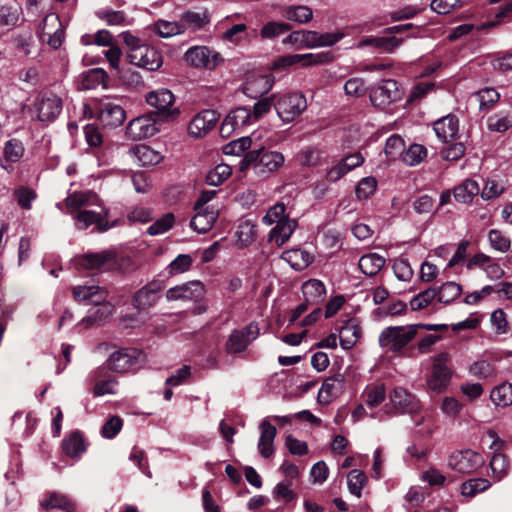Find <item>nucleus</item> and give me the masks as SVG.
<instances>
[{"label": "nucleus", "mask_w": 512, "mask_h": 512, "mask_svg": "<svg viewBox=\"0 0 512 512\" xmlns=\"http://www.w3.org/2000/svg\"><path fill=\"white\" fill-rule=\"evenodd\" d=\"M282 15L289 21L299 24L307 23L313 18V11L308 6H287L282 10Z\"/></svg>", "instance_id": "a19ab883"}, {"label": "nucleus", "mask_w": 512, "mask_h": 512, "mask_svg": "<svg viewBox=\"0 0 512 512\" xmlns=\"http://www.w3.org/2000/svg\"><path fill=\"white\" fill-rule=\"evenodd\" d=\"M128 131L134 138H147L159 131L157 122L150 116H140L133 119L128 125Z\"/></svg>", "instance_id": "393cba45"}, {"label": "nucleus", "mask_w": 512, "mask_h": 512, "mask_svg": "<svg viewBox=\"0 0 512 512\" xmlns=\"http://www.w3.org/2000/svg\"><path fill=\"white\" fill-rule=\"evenodd\" d=\"M480 192L479 184L473 179H467L457 187L453 194L455 199L460 203H470L474 196Z\"/></svg>", "instance_id": "ea45409f"}, {"label": "nucleus", "mask_w": 512, "mask_h": 512, "mask_svg": "<svg viewBox=\"0 0 512 512\" xmlns=\"http://www.w3.org/2000/svg\"><path fill=\"white\" fill-rule=\"evenodd\" d=\"M95 382L93 394L95 396H103L105 394H115L116 381L108 374L106 367H98L92 373Z\"/></svg>", "instance_id": "c85d7f7f"}, {"label": "nucleus", "mask_w": 512, "mask_h": 512, "mask_svg": "<svg viewBox=\"0 0 512 512\" xmlns=\"http://www.w3.org/2000/svg\"><path fill=\"white\" fill-rule=\"evenodd\" d=\"M174 221V214L166 213L147 228V233L152 236L163 234L173 227Z\"/></svg>", "instance_id": "bf43d9fd"}, {"label": "nucleus", "mask_w": 512, "mask_h": 512, "mask_svg": "<svg viewBox=\"0 0 512 512\" xmlns=\"http://www.w3.org/2000/svg\"><path fill=\"white\" fill-rule=\"evenodd\" d=\"M75 226L79 230H85L91 225H95L97 232H105L114 226L109 222V209L100 207L99 210L82 209L74 215Z\"/></svg>", "instance_id": "423d86ee"}, {"label": "nucleus", "mask_w": 512, "mask_h": 512, "mask_svg": "<svg viewBox=\"0 0 512 512\" xmlns=\"http://www.w3.org/2000/svg\"><path fill=\"white\" fill-rule=\"evenodd\" d=\"M419 325L389 326L379 335V345L391 353L401 352L417 335Z\"/></svg>", "instance_id": "f03ea898"}, {"label": "nucleus", "mask_w": 512, "mask_h": 512, "mask_svg": "<svg viewBox=\"0 0 512 512\" xmlns=\"http://www.w3.org/2000/svg\"><path fill=\"white\" fill-rule=\"evenodd\" d=\"M384 264L385 259L377 253L363 255L358 261L361 272L370 277L375 276L383 268Z\"/></svg>", "instance_id": "4c0bfd02"}, {"label": "nucleus", "mask_w": 512, "mask_h": 512, "mask_svg": "<svg viewBox=\"0 0 512 512\" xmlns=\"http://www.w3.org/2000/svg\"><path fill=\"white\" fill-rule=\"evenodd\" d=\"M128 58L131 64L149 71H155L162 65L160 52L146 44L130 49Z\"/></svg>", "instance_id": "f8f14e48"}, {"label": "nucleus", "mask_w": 512, "mask_h": 512, "mask_svg": "<svg viewBox=\"0 0 512 512\" xmlns=\"http://www.w3.org/2000/svg\"><path fill=\"white\" fill-rule=\"evenodd\" d=\"M38 35L41 41L53 49L59 48L64 39V30L59 17L56 14L46 15L39 27Z\"/></svg>", "instance_id": "4468645a"}, {"label": "nucleus", "mask_w": 512, "mask_h": 512, "mask_svg": "<svg viewBox=\"0 0 512 512\" xmlns=\"http://www.w3.org/2000/svg\"><path fill=\"white\" fill-rule=\"evenodd\" d=\"M450 360V355L446 352L440 353L434 358L432 372L427 379V385L435 393L442 392L449 384L452 376Z\"/></svg>", "instance_id": "0eeeda50"}, {"label": "nucleus", "mask_w": 512, "mask_h": 512, "mask_svg": "<svg viewBox=\"0 0 512 512\" xmlns=\"http://www.w3.org/2000/svg\"><path fill=\"white\" fill-rule=\"evenodd\" d=\"M175 97L165 88L154 90L146 95V102L157 110L158 116L163 120H173L178 114V108L173 107Z\"/></svg>", "instance_id": "6e6552de"}, {"label": "nucleus", "mask_w": 512, "mask_h": 512, "mask_svg": "<svg viewBox=\"0 0 512 512\" xmlns=\"http://www.w3.org/2000/svg\"><path fill=\"white\" fill-rule=\"evenodd\" d=\"M402 40L395 37H367L361 40L358 44L359 47L373 46L375 48L392 52L401 44Z\"/></svg>", "instance_id": "79ce46f5"}, {"label": "nucleus", "mask_w": 512, "mask_h": 512, "mask_svg": "<svg viewBox=\"0 0 512 512\" xmlns=\"http://www.w3.org/2000/svg\"><path fill=\"white\" fill-rule=\"evenodd\" d=\"M377 189V180L374 177H365L355 188L356 197L359 200H366L372 196Z\"/></svg>", "instance_id": "680f3d73"}, {"label": "nucleus", "mask_w": 512, "mask_h": 512, "mask_svg": "<svg viewBox=\"0 0 512 512\" xmlns=\"http://www.w3.org/2000/svg\"><path fill=\"white\" fill-rule=\"evenodd\" d=\"M484 459L481 454L466 449L453 452L448 459V466L459 473H471L481 467Z\"/></svg>", "instance_id": "2eb2a0df"}, {"label": "nucleus", "mask_w": 512, "mask_h": 512, "mask_svg": "<svg viewBox=\"0 0 512 512\" xmlns=\"http://www.w3.org/2000/svg\"><path fill=\"white\" fill-rule=\"evenodd\" d=\"M165 288L161 280H152L135 292L132 302L138 310H148L160 299L161 292Z\"/></svg>", "instance_id": "dca6fc26"}, {"label": "nucleus", "mask_w": 512, "mask_h": 512, "mask_svg": "<svg viewBox=\"0 0 512 512\" xmlns=\"http://www.w3.org/2000/svg\"><path fill=\"white\" fill-rule=\"evenodd\" d=\"M283 259L295 270H302L312 262V256L301 249H293L283 253Z\"/></svg>", "instance_id": "37998d69"}, {"label": "nucleus", "mask_w": 512, "mask_h": 512, "mask_svg": "<svg viewBox=\"0 0 512 512\" xmlns=\"http://www.w3.org/2000/svg\"><path fill=\"white\" fill-rule=\"evenodd\" d=\"M195 211L196 214L190 222V227L198 233L209 231L218 217L217 210L207 206L205 208L195 209Z\"/></svg>", "instance_id": "cd10ccee"}, {"label": "nucleus", "mask_w": 512, "mask_h": 512, "mask_svg": "<svg viewBox=\"0 0 512 512\" xmlns=\"http://www.w3.org/2000/svg\"><path fill=\"white\" fill-rule=\"evenodd\" d=\"M403 91L399 84L393 79H385L371 89V103L380 108H385L393 102L402 99Z\"/></svg>", "instance_id": "1a4fd4ad"}, {"label": "nucleus", "mask_w": 512, "mask_h": 512, "mask_svg": "<svg viewBox=\"0 0 512 512\" xmlns=\"http://www.w3.org/2000/svg\"><path fill=\"white\" fill-rule=\"evenodd\" d=\"M256 226L250 222V221H244L242 222L241 224H239L238 228H237V237H238V242L242 245V246H247L248 244H250L251 242L254 241L255 239V236H256Z\"/></svg>", "instance_id": "0e129e2a"}, {"label": "nucleus", "mask_w": 512, "mask_h": 512, "mask_svg": "<svg viewBox=\"0 0 512 512\" xmlns=\"http://www.w3.org/2000/svg\"><path fill=\"white\" fill-rule=\"evenodd\" d=\"M141 353L135 349H121L110 355L105 365L107 372L125 373L139 365Z\"/></svg>", "instance_id": "ddd939ff"}, {"label": "nucleus", "mask_w": 512, "mask_h": 512, "mask_svg": "<svg viewBox=\"0 0 512 512\" xmlns=\"http://www.w3.org/2000/svg\"><path fill=\"white\" fill-rule=\"evenodd\" d=\"M344 375L337 373L327 377L319 390L318 399L321 403H329L333 398L337 397L344 388Z\"/></svg>", "instance_id": "bb28decb"}, {"label": "nucleus", "mask_w": 512, "mask_h": 512, "mask_svg": "<svg viewBox=\"0 0 512 512\" xmlns=\"http://www.w3.org/2000/svg\"><path fill=\"white\" fill-rule=\"evenodd\" d=\"M302 293L305 302L309 305H319L325 299L326 288L322 281L309 279L302 284Z\"/></svg>", "instance_id": "c756f323"}, {"label": "nucleus", "mask_w": 512, "mask_h": 512, "mask_svg": "<svg viewBox=\"0 0 512 512\" xmlns=\"http://www.w3.org/2000/svg\"><path fill=\"white\" fill-rule=\"evenodd\" d=\"M274 84L272 75H256L251 77L245 84V93L252 98H257L268 93Z\"/></svg>", "instance_id": "7c9ffc66"}, {"label": "nucleus", "mask_w": 512, "mask_h": 512, "mask_svg": "<svg viewBox=\"0 0 512 512\" xmlns=\"http://www.w3.org/2000/svg\"><path fill=\"white\" fill-rule=\"evenodd\" d=\"M14 196L18 205L22 209L29 210L32 206V202L36 199L37 194L31 188L21 186L14 191Z\"/></svg>", "instance_id": "338daca9"}, {"label": "nucleus", "mask_w": 512, "mask_h": 512, "mask_svg": "<svg viewBox=\"0 0 512 512\" xmlns=\"http://www.w3.org/2000/svg\"><path fill=\"white\" fill-rule=\"evenodd\" d=\"M62 448L64 453L71 457H79L86 451V445L82 434L78 431L71 433L62 441Z\"/></svg>", "instance_id": "e433bc0d"}, {"label": "nucleus", "mask_w": 512, "mask_h": 512, "mask_svg": "<svg viewBox=\"0 0 512 512\" xmlns=\"http://www.w3.org/2000/svg\"><path fill=\"white\" fill-rule=\"evenodd\" d=\"M184 60L192 67L212 70L223 61V58L206 46H193L185 52Z\"/></svg>", "instance_id": "9b49d317"}, {"label": "nucleus", "mask_w": 512, "mask_h": 512, "mask_svg": "<svg viewBox=\"0 0 512 512\" xmlns=\"http://www.w3.org/2000/svg\"><path fill=\"white\" fill-rule=\"evenodd\" d=\"M488 240L491 247L501 253L510 250L511 240L498 229H491L488 233Z\"/></svg>", "instance_id": "4d7b16f0"}, {"label": "nucleus", "mask_w": 512, "mask_h": 512, "mask_svg": "<svg viewBox=\"0 0 512 512\" xmlns=\"http://www.w3.org/2000/svg\"><path fill=\"white\" fill-rule=\"evenodd\" d=\"M251 143L252 141L250 137H241L227 143L223 147V153L226 155H240L250 148Z\"/></svg>", "instance_id": "774afa93"}, {"label": "nucleus", "mask_w": 512, "mask_h": 512, "mask_svg": "<svg viewBox=\"0 0 512 512\" xmlns=\"http://www.w3.org/2000/svg\"><path fill=\"white\" fill-rule=\"evenodd\" d=\"M331 61V56L329 53H317V54H295V55H287L279 58L275 62V67H287L292 66L296 63L303 62V65L309 66L313 64H322Z\"/></svg>", "instance_id": "4be33fe9"}, {"label": "nucleus", "mask_w": 512, "mask_h": 512, "mask_svg": "<svg viewBox=\"0 0 512 512\" xmlns=\"http://www.w3.org/2000/svg\"><path fill=\"white\" fill-rule=\"evenodd\" d=\"M367 478L363 471L353 469L348 473L347 485L351 494L360 497L361 490L366 483Z\"/></svg>", "instance_id": "13d9d810"}, {"label": "nucleus", "mask_w": 512, "mask_h": 512, "mask_svg": "<svg viewBox=\"0 0 512 512\" xmlns=\"http://www.w3.org/2000/svg\"><path fill=\"white\" fill-rule=\"evenodd\" d=\"M462 293L461 285L456 282H446L437 289V299L439 302L449 304L457 299Z\"/></svg>", "instance_id": "49530a36"}, {"label": "nucleus", "mask_w": 512, "mask_h": 512, "mask_svg": "<svg viewBox=\"0 0 512 512\" xmlns=\"http://www.w3.org/2000/svg\"><path fill=\"white\" fill-rule=\"evenodd\" d=\"M131 154L140 166L157 165L163 159L161 153L145 144H138L131 150Z\"/></svg>", "instance_id": "473e14b6"}, {"label": "nucleus", "mask_w": 512, "mask_h": 512, "mask_svg": "<svg viewBox=\"0 0 512 512\" xmlns=\"http://www.w3.org/2000/svg\"><path fill=\"white\" fill-rule=\"evenodd\" d=\"M205 295V287L201 281L193 280L171 287L166 292L168 301L193 300L199 301Z\"/></svg>", "instance_id": "a211bd4d"}, {"label": "nucleus", "mask_w": 512, "mask_h": 512, "mask_svg": "<svg viewBox=\"0 0 512 512\" xmlns=\"http://www.w3.org/2000/svg\"><path fill=\"white\" fill-rule=\"evenodd\" d=\"M258 336L259 327L255 322H251L245 327L231 332L225 343V350L229 354L242 353Z\"/></svg>", "instance_id": "9d476101"}, {"label": "nucleus", "mask_w": 512, "mask_h": 512, "mask_svg": "<svg viewBox=\"0 0 512 512\" xmlns=\"http://www.w3.org/2000/svg\"><path fill=\"white\" fill-rule=\"evenodd\" d=\"M22 13L21 6L13 1L0 7V24L14 26L17 24Z\"/></svg>", "instance_id": "c03bdc74"}, {"label": "nucleus", "mask_w": 512, "mask_h": 512, "mask_svg": "<svg viewBox=\"0 0 512 512\" xmlns=\"http://www.w3.org/2000/svg\"><path fill=\"white\" fill-rule=\"evenodd\" d=\"M217 122V115L213 110H203L198 113L189 123V133L200 137L210 131Z\"/></svg>", "instance_id": "b1692460"}, {"label": "nucleus", "mask_w": 512, "mask_h": 512, "mask_svg": "<svg viewBox=\"0 0 512 512\" xmlns=\"http://www.w3.org/2000/svg\"><path fill=\"white\" fill-rule=\"evenodd\" d=\"M427 156V149L420 144H412L407 150H404L402 161L409 165L415 166L421 163Z\"/></svg>", "instance_id": "de8ad7c7"}, {"label": "nucleus", "mask_w": 512, "mask_h": 512, "mask_svg": "<svg viewBox=\"0 0 512 512\" xmlns=\"http://www.w3.org/2000/svg\"><path fill=\"white\" fill-rule=\"evenodd\" d=\"M491 486L485 478H475L465 481L461 486V494L465 497H473L477 493L487 490Z\"/></svg>", "instance_id": "3c124183"}, {"label": "nucleus", "mask_w": 512, "mask_h": 512, "mask_svg": "<svg viewBox=\"0 0 512 512\" xmlns=\"http://www.w3.org/2000/svg\"><path fill=\"white\" fill-rule=\"evenodd\" d=\"M77 266L91 271H106L115 265V254L111 251L88 253L77 258Z\"/></svg>", "instance_id": "f3484780"}, {"label": "nucleus", "mask_w": 512, "mask_h": 512, "mask_svg": "<svg viewBox=\"0 0 512 512\" xmlns=\"http://www.w3.org/2000/svg\"><path fill=\"white\" fill-rule=\"evenodd\" d=\"M405 143L399 135L390 136L384 147V152L389 159H396L403 155Z\"/></svg>", "instance_id": "052dcab7"}, {"label": "nucleus", "mask_w": 512, "mask_h": 512, "mask_svg": "<svg viewBox=\"0 0 512 512\" xmlns=\"http://www.w3.org/2000/svg\"><path fill=\"white\" fill-rule=\"evenodd\" d=\"M260 438L258 442V450L262 457L268 458L274 453V439L277 430L267 418L263 419L259 425Z\"/></svg>", "instance_id": "a878e982"}, {"label": "nucleus", "mask_w": 512, "mask_h": 512, "mask_svg": "<svg viewBox=\"0 0 512 512\" xmlns=\"http://www.w3.org/2000/svg\"><path fill=\"white\" fill-rule=\"evenodd\" d=\"M40 510L48 512L52 509H59L63 512H74L76 503L67 495L50 492L47 494L39 504Z\"/></svg>", "instance_id": "5701e85b"}, {"label": "nucleus", "mask_w": 512, "mask_h": 512, "mask_svg": "<svg viewBox=\"0 0 512 512\" xmlns=\"http://www.w3.org/2000/svg\"><path fill=\"white\" fill-rule=\"evenodd\" d=\"M73 297L77 301L90 300L96 305L105 299V292L96 286H77L73 288Z\"/></svg>", "instance_id": "58836bf2"}, {"label": "nucleus", "mask_w": 512, "mask_h": 512, "mask_svg": "<svg viewBox=\"0 0 512 512\" xmlns=\"http://www.w3.org/2000/svg\"><path fill=\"white\" fill-rule=\"evenodd\" d=\"M24 151V146L20 140H8L4 146V159L0 160V166L7 171H11L10 163L18 162L24 155Z\"/></svg>", "instance_id": "72a5a7b5"}, {"label": "nucleus", "mask_w": 512, "mask_h": 512, "mask_svg": "<svg viewBox=\"0 0 512 512\" xmlns=\"http://www.w3.org/2000/svg\"><path fill=\"white\" fill-rule=\"evenodd\" d=\"M291 30V26L285 22H267L260 30L262 39H274Z\"/></svg>", "instance_id": "864d4df0"}, {"label": "nucleus", "mask_w": 512, "mask_h": 512, "mask_svg": "<svg viewBox=\"0 0 512 512\" xmlns=\"http://www.w3.org/2000/svg\"><path fill=\"white\" fill-rule=\"evenodd\" d=\"M364 395L367 406L371 408L376 407L381 404L386 397L385 386L383 384L368 386L365 389Z\"/></svg>", "instance_id": "6e6d98bb"}, {"label": "nucleus", "mask_w": 512, "mask_h": 512, "mask_svg": "<svg viewBox=\"0 0 512 512\" xmlns=\"http://www.w3.org/2000/svg\"><path fill=\"white\" fill-rule=\"evenodd\" d=\"M296 228V222L291 219L279 221L278 224L270 231L269 240L277 246L283 245L292 235Z\"/></svg>", "instance_id": "c9c22d12"}, {"label": "nucleus", "mask_w": 512, "mask_h": 512, "mask_svg": "<svg viewBox=\"0 0 512 512\" xmlns=\"http://www.w3.org/2000/svg\"><path fill=\"white\" fill-rule=\"evenodd\" d=\"M227 118L231 121L239 129L250 124V120L252 118L251 111L245 107H239L233 111H231Z\"/></svg>", "instance_id": "69168bd1"}, {"label": "nucleus", "mask_w": 512, "mask_h": 512, "mask_svg": "<svg viewBox=\"0 0 512 512\" xmlns=\"http://www.w3.org/2000/svg\"><path fill=\"white\" fill-rule=\"evenodd\" d=\"M37 117L42 122H50L62 111V100L56 95L43 96L36 103Z\"/></svg>", "instance_id": "aec40b11"}, {"label": "nucleus", "mask_w": 512, "mask_h": 512, "mask_svg": "<svg viewBox=\"0 0 512 512\" xmlns=\"http://www.w3.org/2000/svg\"><path fill=\"white\" fill-rule=\"evenodd\" d=\"M421 408L415 395L403 387H395L389 394V403L384 406L386 414H413Z\"/></svg>", "instance_id": "20e7f679"}, {"label": "nucleus", "mask_w": 512, "mask_h": 512, "mask_svg": "<svg viewBox=\"0 0 512 512\" xmlns=\"http://www.w3.org/2000/svg\"><path fill=\"white\" fill-rule=\"evenodd\" d=\"M490 468L495 481L502 480L509 471V463L505 455L495 453L490 460Z\"/></svg>", "instance_id": "8fccbe9b"}, {"label": "nucleus", "mask_w": 512, "mask_h": 512, "mask_svg": "<svg viewBox=\"0 0 512 512\" xmlns=\"http://www.w3.org/2000/svg\"><path fill=\"white\" fill-rule=\"evenodd\" d=\"M183 33L186 31L196 32L204 29L211 21L210 13L207 9L199 11H186L180 16Z\"/></svg>", "instance_id": "412c9836"}, {"label": "nucleus", "mask_w": 512, "mask_h": 512, "mask_svg": "<svg viewBox=\"0 0 512 512\" xmlns=\"http://www.w3.org/2000/svg\"><path fill=\"white\" fill-rule=\"evenodd\" d=\"M155 30L159 36L169 38L175 35L183 34V26L180 19L178 21L159 20L155 23Z\"/></svg>", "instance_id": "603ef678"}, {"label": "nucleus", "mask_w": 512, "mask_h": 512, "mask_svg": "<svg viewBox=\"0 0 512 512\" xmlns=\"http://www.w3.org/2000/svg\"><path fill=\"white\" fill-rule=\"evenodd\" d=\"M274 108L279 118L283 122L289 123L299 117L307 108V101L301 93H288L278 98L274 103Z\"/></svg>", "instance_id": "39448f33"}, {"label": "nucleus", "mask_w": 512, "mask_h": 512, "mask_svg": "<svg viewBox=\"0 0 512 512\" xmlns=\"http://www.w3.org/2000/svg\"><path fill=\"white\" fill-rule=\"evenodd\" d=\"M232 173V169L227 164H218L212 170H210L206 176V183L210 186L221 185L227 180Z\"/></svg>", "instance_id": "09e8293b"}, {"label": "nucleus", "mask_w": 512, "mask_h": 512, "mask_svg": "<svg viewBox=\"0 0 512 512\" xmlns=\"http://www.w3.org/2000/svg\"><path fill=\"white\" fill-rule=\"evenodd\" d=\"M361 337V328L355 320H348L339 331V341L343 349H351Z\"/></svg>", "instance_id": "f704fd0d"}, {"label": "nucleus", "mask_w": 512, "mask_h": 512, "mask_svg": "<svg viewBox=\"0 0 512 512\" xmlns=\"http://www.w3.org/2000/svg\"><path fill=\"white\" fill-rule=\"evenodd\" d=\"M343 33H318L316 31L299 30L290 33L284 44L296 45L297 48H315L331 46L343 38Z\"/></svg>", "instance_id": "7ed1b4c3"}, {"label": "nucleus", "mask_w": 512, "mask_h": 512, "mask_svg": "<svg viewBox=\"0 0 512 512\" xmlns=\"http://www.w3.org/2000/svg\"><path fill=\"white\" fill-rule=\"evenodd\" d=\"M490 398L497 406L506 407L512 404V384L503 383L495 387L491 393Z\"/></svg>", "instance_id": "a18cd8bd"}, {"label": "nucleus", "mask_w": 512, "mask_h": 512, "mask_svg": "<svg viewBox=\"0 0 512 512\" xmlns=\"http://www.w3.org/2000/svg\"><path fill=\"white\" fill-rule=\"evenodd\" d=\"M459 130L458 119L453 115H448L437 120L434 123V131L443 142L453 140Z\"/></svg>", "instance_id": "2f4dec72"}, {"label": "nucleus", "mask_w": 512, "mask_h": 512, "mask_svg": "<svg viewBox=\"0 0 512 512\" xmlns=\"http://www.w3.org/2000/svg\"><path fill=\"white\" fill-rule=\"evenodd\" d=\"M124 109L110 101H102L98 108V119L105 125L110 127H117L123 124L125 120Z\"/></svg>", "instance_id": "6ab92c4d"}, {"label": "nucleus", "mask_w": 512, "mask_h": 512, "mask_svg": "<svg viewBox=\"0 0 512 512\" xmlns=\"http://www.w3.org/2000/svg\"><path fill=\"white\" fill-rule=\"evenodd\" d=\"M437 298V289L436 288H428L422 292H420L417 296H415L410 301V306L412 310H421L427 307L434 299Z\"/></svg>", "instance_id": "e2e57ef3"}, {"label": "nucleus", "mask_w": 512, "mask_h": 512, "mask_svg": "<svg viewBox=\"0 0 512 512\" xmlns=\"http://www.w3.org/2000/svg\"><path fill=\"white\" fill-rule=\"evenodd\" d=\"M193 263V258L188 254L178 255L166 268L169 276H174L187 272Z\"/></svg>", "instance_id": "5fc2aeb1"}, {"label": "nucleus", "mask_w": 512, "mask_h": 512, "mask_svg": "<svg viewBox=\"0 0 512 512\" xmlns=\"http://www.w3.org/2000/svg\"><path fill=\"white\" fill-rule=\"evenodd\" d=\"M284 156L278 151H267L264 148L252 150L241 161V169L253 166L259 176H265L277 171L284 164Z\"/></svg>", "instance_id": "f257e3e1"}]
</instances>
